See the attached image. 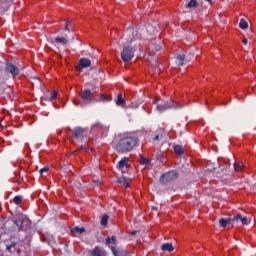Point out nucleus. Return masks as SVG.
<instances>
[{"instance_id": "f257e3e1", "label": "nucleus", "mask_w": 256, "mask_h": 256, "mask_svg": "<svg viewBox=\"0 0 256 256\" xmlns=\"http://www.w3.org/2000/svg\"><path fill=\"white\" fill-rule=\"evenodd\" d=\"M139 132H128L118 141L115 146L117 153H130L134 147L139 145Z\"/></svg>"}, {"instance_id": "f03ea898", "label": "nucleus", "mask_w": 256, "mask_h": 256, "mask_svg": "<svg viewBox=\"0 0 256 256\" xmlns=\"http://www.w3.org/2000/svg\"><path fill=\"white\" fill-rule=\"evenodd\" d=\"M14 224L18 227V231H29L31 230V219L23 213H18L14 217Z\"/></svg>"}, {"instance_id": "7ed1b4c3", "label": "nucleus", "mask_w": 256, "mask_h": 256, "mask_svg": "<svg viewBox=\"0 0 256 256\" xmlns=\"http://www.w3.org/2000/svg\"><path fill=\"white\" fill-rule=\"evenodd\" d=\"M79 97L82 102L78 99L73 100V103L76 106L83 105V104L89 105V103H93V101H95V94H93V92H91V90L89 89L81 90L79 92Z\"/></svg>"}, {"instance_id": "20e7f679", "label": "nucleus", "mask_w": 256, "mask_h": 256, "mask_svg": "<svg viewBox=\"0 0 256 256\" xmlns=\"http://www.w3.org/2000/svg\"><path fill=\"white\" fill-rule=\"evenodd\" d=\"M177 179H179V172L177 170H170L160 176L159 182L162 185H169V183H173Z\"/></svg>"}, {"instance_id": "39448f33", "label": "nucleus", "mask_w": 256, "mask_h": 256, "mask_svg": "<svg viewBox=\"0 0 256 256\" xmlns=\"http://www.w3.org/2000/svg\"><path fill=\"white\" fill-rule=\"evenodd\" d=\"M135 56V51H133V48L130 46H126L123 48V51L121 52L122 61L124 63H127L133 59Z\"/></svg>"}, {"instance_id": "423d86ee", "label": "nucleus", "mask_w": 256, "mask_h": 256, "mask_svg": "<svg viewBox=\"0 0 256 256\" xmlns=\"http://www.w3.org/2000/svg\"><path fill=\"white\" fill-rule=\"evenodd\" d=\"M85 137V129L83 128H75L72 131V135L68 136V139L72 145H75V139H83Z\"/></svg>"}, {"instance_id": "0eeeda50", "label": "nucleus", "mask_w": 256, "mask_h": 256, "mask_svg": "<svg viewBox=\"0 0 256 256\" xmlns=\"http://www.w3.org/2000/svg\"><path fill=\"white\" fill-rule=\"evenodd\" d=\"M5 71L6 73H9L10 75H12L13 79H15L20 73L19 67L15 66L10 62H6Z\"/></svg>"}, {"instance_id": "6e6552de", "label": "nucleus", "mask_w": 256, "mask_h": 256, "mask_svg": "<svg viewBox=\"0 0 256 256\" xmlns=\"http://www.w3.org/2000/svg\"><path fill=\"white\" fill-rule=\"evenodd\" d=\"M87 67H91V60L89 58L80 59L76 65L77 70L87 69Z\"/></svg>"}, {"instance_id": "1a4fd4ad", "label": "nucleus", "mask_w": 256, "mask_h": 256, "mask_svg": "<svg viewBox=\"0 0 256 256\" xmlns=\"http://www.w3.org/2000/svg\"><path fill=\"white\" fill-rule=\"evenodd\" d=\"M104 131L105 126L101 123H96L91 127V133H93V135H102Z\"/></svg>"}, {"instance_id": "9d476101", "label": "nucleus", "mask_w": 256, "mask_h": 256, "mask_svg": "<svg viewBox=\"0 0 256 256\" xmlns=\"http://www.w3.org/2000/svg\"><path fill=\"white\" fill-rule=\"evenodd\" d=\"M91 256H107V251H105L104 248L101 246H95L91 251H90Z\"/></svg>"}, {"instance_id": "9b49d317", "label": "nucleus", "mask_w": 256, "mask_h": 256, "mask_svg": "<svg viewBox=\"0 0 256 256\" xmlns=\"http://www.w3.org/2000/svg\"><path fill=\"white\" fill-rule=\"evenodd\" d=\"M110 249L114 256H131V253L127 250L117 249L115 246H110Z\"/></svg>"}, {"instance_id": "f8f14e48", "label": "nucleus", "mask_w": 256, "mask_h": 256, "mask_svg": "<svg viewBox=\"0 0 256 256\" xmlns=\"http://www.w3.org/2000/svg\"><path fill=\"white\" fill-rule=\"evenodd\" d=\"M130 168H131V164H129V158L124 157L118 162L117 169H119L120 171L123 169H130Z\"/></svg>"}, {"instance_id": "ddd939ff", "label": "nucleus", "mask_w": 256, "mask_h": 256, "mask_svg": "<svg viewBox=\"0 0 256 256\" xmlns=\"http://www.w3.org/2000/svg\"><path fill=\"white\" fill-rule=\"evenodd\" d=\"M235 221L236 223H238V221H241L242 225H249L250 223L249 218H247V216L243 217V215L241 214H238L232 218V222L235 223Z\"/></svg>"}, {"instance_id": "4468645a", "label": "nucleus", "mask_w": 256, "mask_h": 256, "mask_svg": "<svg viewBox=\"0 0 256 256\" xmlns=\"http://www.w3.org/2000/svg\"><path fill=\"white\" fill-rule=\"evenodd\" d=\"M132 181L133 180L131 178H127L125 176H122L121 178L118 179V183H120V185H123L125 189H129V187H131Z\"/></svg>"}, {"instance_id": "2eb2a0df", "label": "nucleus", "mask_w": 256, "mask_h": 256, "mask_svg": "<svg viewBox=\"0 0 256 256\" xmlns=\"http://www.w3.org/2000/svg\"><path fill=\"white\" fill-rule=\"evenodd\" d=\"M116 105H118V107H125V105H127V100H125V95H123V93L118 94Z\"/></svg>"}, {"instance_id": "dca6fc26", "label": "nucleus", "mask_w": 256, "mask_h": 256, "mask_svg": "<svg viewBox=\"0 0 256 256\" xmlns=\"http://www.w3.org/2000/svg\"><path fill=\"white\" fill-rule=\"evenodd\" d=\"M173 150L175 155H177L178 157H183V155H185V148H183L182 145H174Z\"/></svg>"}, {"instance_id": "f3484780", "label": "nucleus", "mask_w": 256, "mask_h": 256, "mask_svg": "<svg viewBox=\"0 0 256 256\" xmlns=\"http://www.w3.org/2000/svg\"><path fill=\"white\" fill-rule=\"evenodd\" d=\"M245 169V164H243V161H238L234 163V171H236V173H243Z\"/></svg>"}, {"instance_id": "a211bd4d", "label": "nucleus", "mask_w": 256, "mask_h": 256, "mask_svg": "<svg viewBox=\"0 0 256 256\" xmlns=\"http://www.w3.org/2000/svg\"><path fill=\"white\" fill-rule=\"evenodd\" d=\"M72 237H77V235H81V233H85V228H79V226H76L71 229L70 231Z\"/></svg>"}, {"instance_id": "6ab92c4d", "label": "nucleus", "mask_w": 256, "mask_h": 256, "mask_svg": "<svg viewBox=\"0 0 256 256\" xmlns=\"http://www.w3.org/2000/svg\"><path fill=\"white\" fill-rule=\"evenodd\" d=\"M138 163L140 165H149L151 163V158H145L143 154H140L138 157Z\"/></svg>"}, {"instance_id": "aec40b11", "label": "nucleus", "mask_w": 256, "mask_h": 256, "mask_svg": "<svg viewBox=\"0 0 256 256\" xmlns=\"http://www.w3.org/2000/svg\"><path fill=\"white\" fill-rule=\"evenodd\" d=\"M162 251H168V253H172V251L175 250L173 247V244L171 243H165L161 246Z\"/></svg>"}, {"instance_id": "412c9836", "label": "nucleus", "mask_w": 256, "mask_h": 256, "mask_svg": "<svg viewBox=\"0 0 256 256\" xmlns=\"http://www.w3.org/2000/svg\"><path fill=\"white\" fill-rule=\"evenodd\" d=\"M197 7H199L197 0H190L189 3L186 4V9H197Z\"/></svg>"}, {"instance_id": "4be33fe9", "label": "nucleus", "mask_w": 256, "mask_h": 256, "mask_svg": "<svg viewBox=\"0 0 256 256\" xmlns=\"http://www.w3.org/2000/svg\"><path fill=\"white\" fill-rule=\"evenodd\" d=\"M106 245L109 247V245H117V236H108L106 238Z\"/></svg>"}, {"instance_id": "5701e85b", "label": "nucleus", "mask_w": 256, "mask_h": 256, "mask_svg": "<svg viewBox=\"0 0 256 256\" xmlns=\"http://www.w3.org/2000/svg\"><path fill=\"white\" fill-rule=\"evenodd\" d=\"M231 221H233V218H228V219L221 218L219 220L220 227H227V225H231Z\"/></svg>"}, {"instance_id": "b1692460", "label": "nucleus", "mask_w": 256, "mask_h": 256, "mask_svg": "<svg viewBox=\"0 0 256 256\" xmlns=\"http://www.w3.org/2000/svg\"><path fill=\"white\" fill-rule=\"evenodd\" d=\"M13 203L17 205L18 207H21V204L23 203V196L18 195L13 198Z\"/></svg>"}, {"instance_id": "393cba45", "label": "nucleus", "mask_w": 256, "mask_h": 256, "mask_svg": "<svg viewBox=\"0 0 256 256\" xmlns=\"http://www.w3.org/2000/svg\"><path fill=\"white\" fill-rule=\"evenodd\" d=\"M6 249L9 253H15V251H17V243L12 242L10 245L6 246Z\"/></svg>"}, {"instance_id": "a878e982", "label": "nucleus", "mask_w": 256, "mask_h": 256, "mask_svg": "<svg viewBox=\"0 0 256 256\" xmlns=\"http://www.w3.org/2000/svg\"><path fill=\"white\" fill-rule=\"evenodd\" d=\"M54 41L55 43H60L61 45H67V39L65 37L57 36Z\"/></svg>"}, {"instance_id": "bb28decb", "label": "nucleus", "mask_w": 256, "mask_h": 256, "mask_svg": "<svg viewBox=\"0 0 256 256\" xmlns=\"http://www.w3.org/2000/svg\"><path fill=\"white\" fill-rule=\"evenodd\" d=\"M108 223H109V215L104 214L101 218V225H103V227H107Z\"/></svg>"}, {"instance_id": "cd10ccee", "label": "nucleus", "mask_w": 256, "mask_h": 256, "mask_svg": "<svg viewBox=\"0 0 256 256\" xmlns=\"http://www.w3.org/2000/svg\"><path fill=\"white\" fill-rule=\"evenodd\" d=\"M239 27L240 29H249V24L247 21H245V19H241L239 22Z\"/></svg>"}, {"instance_id": "c85d7f7f", "label": "nucleus", "mask_w": 256, "mask_h": 256, "mask_svg": "<svg viewBox=\"0 0 256 256\" xmlns=\"http://www.w3.org/2000/svg\"><path fill=\"white\" fill-rule=\"evenodd\" d=\"M156 159L160 163H165V155L163 154V152H158L156 155Z\"/></svg>"}, {"instance_id": "c756f323", "label": "nucleus", "mask_w": 256, "mask_h": 256, "mask_svg": "<svg viewBox=\"0 0 256 256\" xmlns=\"http://www.w3.org/2000/svg\"><path fill=\"white\" fill-rule=\"evenodd\" d=\"M111 99H113L111 94H101L100 96V101H111Z\"/></svg>"}, {"instance_id": "7c9ffc66", "label": "nucleus", "mask_w": 256, "mask_h": 256, "mask_svg": "<svg viewBox=\"0 0 256 256\" xmlns=\"http://www.w3.org/2000/svg\"><path fill=\"white\" fill-rule=\"evenodd\" d=\"M177 60L179 61L178 65H179L180 67L183 66L184 61H185V55H184V54H183V55H178V56H177Z\"/></svg>"}, {"instance_id": "2f4dec72", "label": "nucleus", "mask_w": 256, "mask_h": 256, "mask_svg": "<svg viewBox=\"0 0 256 256\" xmlns=\"http://www.w3.org/2000/svg\"><path fill=\"white\" fill-rule=\"evenodd\" d=\"M57 97H59V92L57 90L52 91L50 101H55V99H57Z\"/></svg>"}, {"instance_id": "473e14b6", "label": "nucleus", "mask_w": 256, "mask_h": 256, "mask_svg": "<svg viewBox=\"0 0 256 256\" xmlns=\"http://www.w3.org/2000/svg\"><path fill=\"white\" fill-rule=\"evenodd\" d=\"M73 27V23L71 22V20H66L65 23V30L66 31H71V28Z\"/></svg>"}, {"instance_id": "72a5a7b5", "label": "nucleus", "mask_w": 256, "mask_h": 256, "mask_svg": "<svg viewBox=\"0 0 256 256\" xmlns=\"http://www.w3.org/2000/svg\"><path fill=\"white\" fill-rule=\"evenodd\" d=\"M43 173H49V167L45 166L44 168L40 169V175L41 177H45Z\"/></svg>"}, {"instance_id": "f704fd0d", "label": "nucleus", "mask_w": 256, "mask_h": 256, "mask_svg": "<svg viewBox=\"0 0 256 256\" xmlns=\"http://www.w3.org/2000/svg\"><path fill=\"white\" fill-rule=\"evenodd\" d=\"M167 109H169V106H167V105H158L157 106L158 111H167Z\"/></svg>"}, {"instance_id": "c9c22d12", "label": "nucleus", "mask_w": 256, "mask_h": 256, "mask_svg": "<svg viewBox=\"0 0 256 256\" xmlns=\"http://www.w3.org/2000/svg\"><path fill=\"white\" fill-rule=\"evenodd\" d=\"M63 131H65V133H66V137H69V131H71V129H69V128H65L64 130H59L58 132H57V135H61L62 133H63Z\"/></svg>"}, {"instance_id": "e433bc0d", "label": "nucleus", "mask_w": 256, "mask_h": 256, "mask_svg": "<svg viewBox=\"0 0 256 256\" xmlns=\"http://www.w3.org/2000/svg\"><path fill=\"white\" fill-rule=\"evenodd\" d=\"M163 139V134H156L153 138V141H161Z\"/></svg>"}, {"instance_id": "4c0bfd02", "label": "nucleus", "mask_w": 256, "mask_h": 256, "mask_svg": "<svg viewBox=\"0 0 256 256\" xmlns=\"http://www.w3.org/2000/svg\"><path fill=\"white\" fill-rule=\"evenodd\" d=\"M88 149H89V147H87V146H84V147H83V146H82V147L78 148L77 151H83V150H84V151H87Z\"/></svg>"}, {"instance_id": "58836bf2", "label": "nucleus", "mask_w": 256, "mask_h": 256, "mask_svg": "<svg viewBox=\"0 0 256 256\" xmlns=\"http://www.w3.org/2000/svg\"><path fill=\"white\" fill-rule=\"evenodd\" d=\"M157 103H159V97H155V98L153 99V104H154V105H157Z\"/></svg>"}, {"instance_id": "ea45409f", "label": "nucleus", "mask_w": 256, "mask_h": 256, "mask_svg": "<svg viewBox=\"0 0 256 256\" xmlns=\"http://www.w3.org/2000/svg\"><path fill=\"white\" fill-rule=\"evenodd\" d=\"M242 43H243V45H247V43H249V40H247V38H243Z\"/></svg>"}, {"instance_id": "a19ab883", "label": "nucleus", "mask_w": 256, "mask_h": 256, "mask_svg": "<svg viewBox=\"0 0 256 256\" xmlns=\"http://www.w3.org/2000/svg\"><path fill=\"white\" fill-rule=\"evenodd\" d=\"M16 183H18V185H22L23 184V179L16 180Z\"/></svg>"}, {"instance_id": "79ce46f5", "label": "nucleus", "mask_w": 256, "mask_h": 256, "mask_svg": "<svg viewBox=\"0 0 256 256\" xmlns=\"http://www.w3.org/2000/svg\"><path fill=\"white\" fill-rule=\"evenodd\" d=\"M131 235H137V231H132L131 233H130Z\"/></svg>"}, {"instance_id": "37998d69", "label": "nucleus", "mask_w": 256, "mask_h": 256, "mask_svg": "<svg viewBox=\"0 0 256 256\" xmlns=\"http://www.w3.org/2000/svg\"><path fill=\"white\" fill-rule=\"evenodd\" d=\"M208 3H211L212 0H206Z\"/></svg>"}]
</instances>
